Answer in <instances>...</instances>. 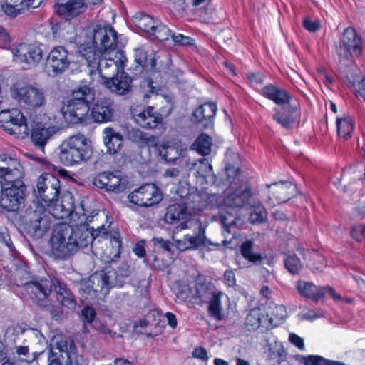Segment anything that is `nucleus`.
I'll return each instance as SVG.
<instances>
[{
  "mask_svg": "<svg viewBox=\"0 0 365 365\" xmlns=\"http://www.w3.org/2000/svg\"><path fill=\"white\" fill-rule=\"evenodd\" d=\"M83 36L78 55L86 62L93 81L102 78L103 81L124 70L127 58L122 51H116L117 32L110 26L93 25L88 27Z\"/></svg>",
  "mask_w": 365,
  "mask_h": 365,
  "instance_id": "nucleus-1",
  "label": "nucleus"
},
{
  "mask_svg": "<svg viewBox=\"0 0 365 365\" xmlns=\"http://www.w3.org/2000/svg\"><path fill=\"white\" fill-rule=\"evenodd\" d=\"M108 228L104 225L91 230L87 225H80L74 227L66 222L56 225L52 232L50 245L52 255L58 259H66L78 249L86 247L101 232L108 234Z\"/></svg>",
  "mask_w": 365,
  "mask_h": 365,
  "instance_id": "nucleus-2",
  "label": "nucleus"
},
{
  "mask_svg": "<svg viewBox=\"0 0 365 365\" xmlns=\"http://www.w3.org/2000/svg\"><path fill=\"white\" fill-rule=\"evenodd\" d=\"M36 207L29 213V222L26 227L27 232L35 237H41L49 229L53 217L65 220L69 225L74 227L80 225H87L92 221L91 218L98 214L92 211V215L86 214L91 207Z\"/></svg>",
  "mask_w": 365,
  "mask_h": 365,
  "instance_id": "nucleus-3",
  "label": "nucleus"
},
{
  "mask_svg": "<svg viewBox=\"0 0 365 365\" xmlns=\"http://www.w3.org/2000/svg\"><path fill=\"white\" fill-rule=\"evenodd\" d=\"M164 218L170 224L180 222L177 229L192 230V234L187 233L182 239L173 237L174 245L178 250H195L205 243V228L197 214L193 212V207H168Z\"/></svg>",
  "mask_w": 365,
  "mask_h": 365,
  "instance_id": "nucleus-4",
  "label": "nucleus"
},
{
  "mask_svg": "<svg viewBox=\"0 0 365 365\" xmlns=\"http://www.w3.org/2000/svg\"><path fill=\"white\" fill-rule=\"evenodd\" d=\"M59 159L65 166L86 163L91 157L92 147L87 138L77 134L66 138L59 146Z\"/></svg>",
  "mask_w": 365,
  "mask_h": 365,
  "instance_id": "nucleus-5",
  "label": "nucleus"
},
{
  "mask_svg": "<svg viewBox=\"0 0 365 365\" xmlns=\"http://www.w3.org/2000/svg\"><path fill=\"white\" fill-rule=\"evenodd\" d=\"M106 223L103 225L108 228V234L102 232L98 235L94 236L91 243L93 254L106 263H109L120 257L121 241L118 232L112 234L110 231V226L112 221L109 220L108 215H106Z\"/></svg>",
  "mask_w": 365,
  "mask_h": 365,
  "instance_id": "nucleus-6",
  "label": "nucleus"
},
{
  "mask_svg": "<svg viewBox=\"0 0 365 365\" xmlns=\"http://www.w3.org/2000/svg\"><path fill=\"white\" fill-rule=\"evenodd\" d=\"M48 365H81L82 356L78 355L74 346H68L66 338L57 334L51 339L48 356Z\"/></svg>",
  "mask_w": 365,
  "mask_h": 365,
  "instance_id": "nucleus-7",
  "label": "nucleus"
},
{
  "mask_svg": "<svg viewBox=\"0 0 365 365\" xmlns=\"http://www.w3.org/2000/svg\"><path fill=\"white\" fill-rule=\"evenodd\" d=\"M110 277L106 272H96L80 282L79 292L86 299H102L108 292L111 284Z\"/></svg>",
  "mask_w": 365,
  "mask_h": 365,
  "instance_id": "nucleus-8",
  "label": "nucleus"
},
{
  "mask_svg": "<svg viewBox=\"0 0 365 365\" xmlns=\"http://www.w3.org/2000/svg\"><path fill=\"white\" fill-rule=\"evenodd\" d=\"M10 92L14 99L27 108H38L46 103L42 90L31 85L16 83L11 87Z\"/></svg>",
  "mask_w": 365,
  "mask_h": 365,
  "instance_id": "nucleus-9",
  "label": "nucleus"
},
{
  "mask_svg": "<svg viewBox=\"0 0 365 365\" xmlns=\"http://www.w3.org/2000/svg\"><path fill=\"white\" fill-rule=\"evenodd\" d=\"M0 127L18 138H24L29 131L26 118L16 108L0 112Z\"/></svg>",
  "mask_w": 365,
  "mask_h": 365,
  "instance_id": "nucleus-10",
  "label": "nucleus"
},
{
  "mask_svg": "<svg viewBox=\"0 0 365 365\" xmlns=\"http://www.w3.org/2000/svg\"><path fill=\"white\" fill-rule=\"evenodd\" d=\"M128 198L135 205H156L163 199L160 188L153 183H145L130 192Z\"/></svg>",
  "mask_w": 365,
  "mask_h": 365,
  "instance_id": "nucleus-11",
  "label": "nucleus"
},
{
  "mask_svg": "<svg viewBox=\"0 0 365 365\" xmlns=\"http://www.w3.org/2000/svg\"><path fill=\"white\" fill-rule=\"evenodd\" d=\"M266 187L268 190L267 203L274 205L286 203L297 192V185L287 180L266 184Z\"/></svg>",
  "mask_w": 365,
  "mask_h": 365,
  "instance_id": "nucleus-12",
  "label": "nucleus"
},
{
  "mask_svg": "<svg viewBox=\"0 0 365 365\" xmlns=\"http://www.w3.org/2000/svg\"><path fill=\"white\" fill-rule=\"evenodd\" d=\"M36 188L42 202L48 205L56 202L59 195L60 180L51 174H42L37 180Z\"/></svg>",
  "mask_w": 365,
  "mask_h": 365,
  "instance_id": "nucleus-13",
  "label": "nucleus"
},
{
  "mask_svg": "<svg viewBox=\"0 0 365 365\" xmlns=\"http://www.w3.org/2000/svg\"><path fill=\"white\" fill-rule=\"evenodd\" d=\"M24 176V169L19 160L12 155L0 154V179L5 182H16Z\"/></svg>",
  "mask_w": 365,
  "mask_h": 365,
  "instance_id": "nucleus-14",
  "label": "nucleus"
},
{
  "mask_svg": "<svg viewBox=\"0 0 365 365\" xmlns=\"http://www.w3.org/2000/svg\"><path fill=\"white\" fill-rule=\"evenodd\" d=\"M72 63H74L73 54L63 46L53 47L47 57V66L56 75L62 73Z\"/></svg>",
  "mask_w": 365,
  "mask_h": 365,
  "instance_id": "nucleus-15",
  "label": "nucleus"
},
{
  "mask_svg": "<svg viewBox=\"0 0 365 365\" xmlns=\"http://www.w3.org/2000/svg\"><path fill=\"white\" fill-rule=\"evenodd\" d=\"M361 38L356 31L353 28H347L342 34L338 54L344 58L353 55L358 56L361 53Z\"/></svg>",
  "mask_w": 365,
  "mask_h": 365,
  "instance_id": "nucleus-16",
  "label": "nucleus"
},
{
  "mask_svg": "<svg viewBox=\"0 0 365 365\" xmlns=\"http://www.w3.org/2000/svg\"><path fill=\"white\" fill-rule=\"evenodd\" d=\"M58 131L59 128L56 125L34 120L31 130V139L36 147L43 149L48 140Z\"/></svg>",
  "mask_w": 365,
  "mask_h": 365,
  "instance_id": "nucleus-17",
  "label": "nucleus"
},
{
  "mask_svg": "<svg viewBox=\"0 0 365 365\" xmlns=\"http://www.w3.org/2000/svg\"><path fill=\"white\" fill-rule=\"evenodd\" d=\"M15 61L36 66L43 58L41 48L36 44L20 43L14 51Z\"/></svg>",
  "mask_w": 365,
  "mask_h": 365,
  "instance_id": "nucleus-18",
  "label": "nucleus"
},
{
  "mask_svg": "<svg viewBox=\"0 0 365 365\" xmlns=\"http://www.w3.org/2000/svg\"><path fill=\"white\" fill-rule=\"evenodd\" d=\"M89 111V106L84 101H66L61 108V113L65 121L77 124L83 122Z\"/></svg>",
  "mask_w": 365,
  "mask_h": 365,
  "instance_id": "nucleus-19",
  "label": "nucleus"
},
{
  "mask_svg": "<svg viewBox=\"0 0 365 365\" xmlns=\"http://www.w3.org/2000/svg\"><path fill=\"white\" fill-rule=\"evenodd\" d=\"M135 122L143 128H154L162 121L161 115L153 111V107L136 106L131 108Z\"/></svg>",
  "mask_w": 365,
  "mask_h": 365,
  "instance_id": "nucleus-20",
  "label": "nucleus"
},
{
  "mask_svg": "<svg viewBox=\"0 0 365 365\" xmlns=\"http://www.w3.org/2000/svg\"><path fill=\"white\" fill-rule=\"evenodd\" d=\"M54 287V279H40L26 282V289L31 292L33 299L39 306H46V299Z\"/></svg>",
  "mask_w": 365,
  "mask_h": 365,
  "instance_id": "nucleus-21",
  "label": "nucleus"
},
{
  "mask_svg": "<svg viewBox=\"0 0 365 365\" xmlns=\"http://www.w3.org/2000/svg\"><path fill=\"white\" fill-rule=\"evenodd\" d=\"M94 24H90L86 26L85 28L82 29V31L79 33L78 35L76 34V30L70 22L65 21L63 24H57L56 27H53V33L61 37L65 41L72 44H78V48L77 50V53H78V50L81 47V45L83 43H86V38L83 36V32L89 26H93ZM88 46L92 45V41L86 43Z\"/></svg>",
  "mask_w": 365,
  "mask_h": 365,
  "instance_id": "nucleus-22",
  "label": "nucleus"
},
{
  "mask_svg": "<svg viewBox=\"0 0 365 365\" xmlns=\"http://www.w3.org/2000/svg\"><path fill=\"white\" fill-rule=\"evenodd\" d=\"M19 182H9L8 184L11 183V187L1 189V205L6 202L11 203V205H19L25 202L26 189L21 179L19 180Z\"/></svg>",
  "mask_w": 365,
  "mask_h": 365,
  "instance_id": "nucleus-23",
  "label": "nucleus"
},
{
  "mask_svg": "<svg viewBox=\"0 0 365 365\" xmlns=\"http://www.w3.org/2000/svg\"><path fill=\"white\" fill-rule=\"evenodd\" d=\"M103 84L115 94L125 95L131 91L132 78L123 70L120 73H118L110 78L105 80Z\"/></svg>",
  "mask_w": 365,
  "mask_h": 365,
  "instance_id": "nucleus-24",
  "label": "nucleus"
},
{
  "mask_svg": "<svg viewBox=\"0 0 365 365\" xmlns=\"http://www.w3.org/2000/svg\"><path fill=\"white\" fill-rule=\"evenodd\" d=\"M226 166L225 168L227 175V180L230 183L228 189L234 188V187L240 185L239 178V163L240 155L237 153L227 151L226 153Z\"/></svg>",
  "mask_w": 365,
  "mask_h": 365,
  "instance_id": "nucleus-25",
  "label": "nucleus"
},
{
  "mask_svg": "<svg viewBox=\"0 0 365 365\" xmlns=\"http://www.w3.org/2000/svg\"><path fill=\"white\" fill-rule=\"evenodd\" d=\"M225 205H244L247 203L252 193L250 187L243 189L240 185L225 191Z\"/></svg>",
  "mask_w": 365,
  "mask_h": 365,
  "instance_id": "nucleus-26",
  "label": "nucleus"
},
{
  "mask_svg": "<svg viewBox=\"0 0 365 365\" xmlns=\"http://www.w3.org/2000/svg\"><path fill=\"white\" fill-rule=\"evenodd\" d=\"M283 111L275 108L273 119L285 128H289L299 118L298 108L296 104L291 102L289 104L282 105Z\"/></svg>",
  "mask_w": 365,
  "mask_h": 365,
  "instance_id": "nucleus-27",
  "label": "nucleus"
},
{
  "mask_svg": "<svg viewBox=\"0 0 365 365\" xmlns=\"http://www.w3.org/2000/svg\"><path fill=\"white\" fill-rule=\"evenodd\" d=\"M217 106L212 103H206L199 106L192 115V120L195 123H202L205 128H211L212 120L217 112Z\"/></svg>",
  "mask_w": 365,
  "mask_h": 365,
  "instance_id": "nucleus-28",
  "label": "nucleus"
},
{
  "mask_svg": "<svg viewBox=\"0 0 365 365\" xmlns=\"http://www.w3.org/2000/svg\"><path fill=\"white\" fill-rule=\"evenodd\" d=\"M91 116L96 123H107L113 120L114 109L112 103L106 99L98 101L91 110Z\"/></svg>",
  "mask_w": 365,
  "mask_h": 365,
  "instance_id": "nucleus-29",
  "label": "nucleus"
},
{
  "mask_svg": "<svg viewBox=\"0 0 365 365\" xmlns=\"http://www.w3.org/2000/svg\"><path fill=\"white\" fill-rule=\"evenodd\" d=\"M93 184L98 188H104L107 191L120 192L124 190L121 179L111 173H102L94 178Z\"/></svg>",
  "mask_w": 365,
  "mask_h": 365,
  "instance_id": "nucleus-30",
  "label": "nucleus"
},
{
  "mask_svg": "<svg viewBox=\"0 0 365 365\" xmlns=\"http://www.w3.org/2000/svg\"><path fill=\"white\" fill-rule=\"evenodd\" d=\"M84 3L82 0H59L55 4V10L59 15L67 18L74 17L83 11Z\"/></svg>",
  "mask_w": 365,
  "mask_h": 365,
  "instance_id": "nucleus-31",
  "label": "nucleus"
},
{
  "mask_svg": "<svg viewBox=\"0 0 365 365\" xmlns=\"http://www.w3.org/2000/svg\"><path fill=\"white\" fill-rule=\"evenodd\" d=\"M268 314L264 309L254 308L250 310L245 320V325L249 330H256L260 326L268 328Z\"/></svg>",
  "mask_w": 365,
  "mask_h": 365,
  "instance_id": "nucleus-32",
  "label": "nucleus"
},
{
  "mask_svg": "<svg viewBox=\"0 0 365 365\" xmlns=\"http://www.w3.org/2000/svg\"><path fill=\"white\" fill-rule=\"evenodd\" d=\"M262 93L264 97L279 106L289 104L292 100L287 91L272 84L264 86Z\"/></svg>",
  "mask_w": 365,
  "mask_h": 365,
  "instance_id": "nucleus-33",
  "label": "nucleus"
},
{
  "mask_svg": "<svg viewBox=\"0 0 365 365\" xmlns=\"http://www.w3.org/2000/svg\"><path fill=\"white\" fill-rule=\"evenodd\" d=\"M53 289L56 294V299L62 306L68 309L76 307V303L72 294L66 288V286L58 279H54Z\"/></svg>",
  "mask_w": 365,
  "mask_h": 365,
  "instance_id": "nucleus-34",
  "label": "nucleus"
},
{
  "mask_svg": "<svg viewBox=\"0 0 365 365\" xmlns=\"http://www.w3.org/2000/svg\"><path fill=\"white\" fill-rule=\"evenodd\" d=\"M354 172H351V169L346 170L341 178L334 182L335 187L343 192L348 193L352 192L355 188L361 178L360 175L353 176Z\"/></svg>",
  "mask_w": 365,
  "mask_h": 365,
  "instance_id": "nucleus-35",
  "label": "nucleus"
},
{
  "mask_svg": "<svg viewBox=\"0 0 365 365\" xmlns=\"http://www.w3.org/2000/svg\"><path fill=\"white\" fill-rule=\"evenodd\" d=\"M103 134L107 151L110 154L117 153L123 145V138L122 135L110 128H105Z\"/></svg>",
  "mask_w": 365,
  "mask_h": 365,
  "instance_id": "nucleus-36",
  "label": "nucleus"
},
{
  "mask_svg": "<svg viewBox=\"0 0 365 365\" xmlns=\"http://www.w3.org/2000/svg\"><path fill=\"white\" fill-rule=\"evenodd\" d=\"M173 163L178 165V168L182 173V177L186 178L189 176L191 170L196 168L197 161L195 160H191L187 151L182 150L179 155L173 158Z\"/></svg>",
  "mask_w": 365,
  "mask_h": 365,
  "instance_id": "nucleus-37",
  "label": "nucleus"
},
{
  "mask_svg": "<svg viewBox=\"0 0 365 365\" xmlns=\"http://www.w3.org/2000/svg\"><path fill=\"white\" fill-rule=\"evenodd\" d=\"M297 289L302 296L310 298L313 301L317 302L324 297L322 287H317L311 282H299Z\"/></svg>",
  "mask_w": 365,
  "mask_h": 365,
  "instance_id": "nucleus-38",
  "label": "nucleus"
},
{
  "mask_svg": "<svg viewBox=\"0 0 365 365\" xmlns=\"http://www.w3.org/2000/svg\"><path fill=\"white\" fill-rule=\"evenodd\" d=\"M268 327L277 326L281 324L287 317V312L283 305L270 304L268 308Z\"/></svg>",
  "mask_w": 365,
  "mask_h": 365,
  "instance_id": "nucleus-39",
  "label": "nucleus"
},
{
  "mask_svg": "<svg viewBox=\"0 0 365 365\" xmlns=\"http://www.w3.org/2000/svg\"><path fill=\"white\" fill-rule=\"evenodd\" d=\"M134 58L135 62L143 68H155L157 59L154 53H152L148 55L144 48H137L134 51Z\"/></svg>",
  "mask_w": 365,
  "mask_h": 365,
  "instance_id": "nucleus-40",
  "label": "nucleus"
},
{
  "mask_svg": "<svg viewBox=\"0 0 365 365\" xmlns=\"http://www.w3.org/2000/svg\"><path fill=\"white\" fill-rule=\"evenodd\" d=\"M133 21L139 29L150 34V31H153L158 21H155L148 14L138 13L133 17Z\"/></svg>",
  "mask_w": 365,
  "mask_h": 365,
  "instance_id": "nucleus-41",
  "label": "nucleus"
},
{
  "mask_svg": "<svg viewBox=\"0 0 365 365\" xmlns=\"http://www.w3.org/2000/svg\"><path fill=\"white\" fill-rule=\"evenodd\" d=\"M299 255H303L305 260H308L307 266L317 271H322L325 267V259L323 255L316 251L307 252L304 254L302 251H299Z\"/></svg>",
  "mask_w": 365,
  "mask_h": 365,
  "instance_id": "nucleus-42",
  "label": "nucleus"
},
{
  "mask_svg": "<svg viewBox=\"0 0 365 365\" xmlns=\"http://www.w3.org/2000/svg\"><path fill=\"white\" fill-rule=\"evenodd\" d=\"M337 133L340 138L347 140L354 130V122L349 116L336 119Z\"/></svg>",
  "mask_w": 365,
  "mask_h": 365,
  "instance_id": "nucleus-43",
  "label": "nucleus"
},
{
  "mask_svg": "<svg viewBox=\"0 0 365 365\" xmlns=\"http://www.w3.org/2000/svg\"><path fill=\"white\" fill-rule=\"evenodd\" d=\"M211 145L212 138L206 134H201L192 145V148L202 155H207L210 153Z\"/></svg>",
  "mask_w": 365,
  "mask_h": 365,
  "instance_id": "nucleus-44",
  "label": "nucleus"
},
{
  "mask_svg": "<svg viewBox=\"0 0 365 365\" xmlns=\"http://www.w3.org/2000/svg\"><path fill=\"white\" fill-rule=\"evenodd\" d=\"M301 359L304 365H346L343 362L329 360L319 355L302 356Z\"/></svg>",
  "mask_w": 365,
  "mask_h": 365,
  "instance_id": "nucleus-45",
  "label": "nucleus"
},
{
  "mask_svg": "<svg viewBox=\"0 0 365 365\" xmlns=\"http://www.w3.org/2000/svg\"><path fill=\"white\" fill-rule=\"evenodd\" d=\"M93 99V93L91 88L86 86L80 87L78 90L73 92L71 98L68 100L69 102L84 101L88 105V103Z\"/></svg>",
  "mask_w": 365,
  "mask_h": 365,
  "instance_id": "nucleus-46",
  "label": "nucleus"
},
{
  "mask_svg": "<svg viewBox=\"0 0 365 365\" xmlns=\"http://www.w3.org/2000/svg\"><path fill=\"white\" fill-rule=\"evenodd\" d=\"M252 242L250 240L242 243L241 245V253L245 259L257 264L262 261V257L259 253H256L252 251Z\"/></svg>",
  "mask_w": 365,
  "mask_h": 365,
  "instance_id": "nucleus-47",
  "label": "nucleus"
},
{
  "mask_svg": "<svg viewBox=\"0 0 365 365\" xmlns=\"http://www.w3.org/2000/svg\"><path fill=\"white\" fill-rule=\"evenodd\" d=\"M223 296V294L221 292H215L214 295L210 298L208 301L209 304V312L210 315L215 317L217 319H221L222 314H221V297Z\"/></svg>",
  "mask_w": 365,
  "mask_h": 365,
  "instance_id": "nucleus-48",
  "label": "nucleus"
},
{
  "mask_svg": "<svg viewBox=\"0 0 365 365\" xmlns=\"http://www.w3.org/2000/svg\"><path fill=\"white\" fill-rule=\"evenodd\" d=\"M150 35L153 36L156 39L164 41L168 40L172 36L171 31L165 24L156 22L153 31H151Z\"/></svg>",
  "mask_w": 365,
  "mask_h": 365,
  "instance_id": "nucleus-49",
  "label": "nucleus"
},
{
  "mask_svg": "<svg viewBox=\"0 0 365 365\" xmlns=\"http://www.w3.org/2000/svg\"><path fill=\"white\" fill-rule=\"evenodd\" d=\"M195 160L197 161L195 169L199 176L205 178L212 173V167L207 158H201Z\"/></svg>",
  "mask_w": 365,
  "mask_h": 365,
  "instance_id": "nucleus-50",
  "label": "nucleus"
},
{
  "mask_svg": "<svg viewBox=\"0 0 365 365\" xmlns=\"http://www.w3.org/2000/svg\"><path fill=\"white\" fill-rule=\"evenodd\" d=\"M286 268L292 274L298 273L302 268V264L299 257L296 254L289 255L284 259Z\"/></svg>",
  "mask_w": 365,
  "mask_h": 365,
  "instance_id": "nucleus-51",
  "label": "nucleus"
},
{
  "mask_svg": "<svg viewBox=\"0 0 365 365\" xmlns=\"http://www.w3.org/2000/svg\"><path fill=\"white\" fill-rule=\"evenodd\" d=\"M1 10L4 14L11 18H16L26 12L23 9L16 6L14 4H12L8 1H6L4 4H1Z\"/></svg>",
  "mask_w": 365,
  "mask_h": 365,
  "instance_id": "nucleus-52",
  "label": "nucleus"
},
{
  "mask_svg": "<svg viewBox=\"0 0 365 365\" xmlns=\"http://www.w3.org/2000/svg\"><path fill=\"white\" fill-rule=\"evenodd\" d=\"M215 293L205 284H200L196 286V297L203 302H208Z\"/></svg>",
  "mask_w": 365,
  "mask_h": 365,
  "instance_id": "nucleus-53",
  "label": "nucleus"
},
{
  "mask_svg": "<svg viewBox=\"0 0 365 365\" xmlns=\"http://www.w3.org/2000/svg\"><path fill=\"white\" fill-rule=\"evenodd\" d=\"M255 209L250 215V220L252 223H261L267 218V211L264 207H254Z\"/></svg>",
  "mask_w": 365,
  "mask_h": 365,
  "instance_id": "nucleus-54",
  "label": "nucleus"
},
{
  "mask_svg": "<svg viewBox=\"0 0 365 365\" xmlns=\"http://www.w3.org/2000/svg\"><path fill=\"white\" fill-rule=\"evenodd\" d=\"M130 135L134 141L143 143L147 145L155 141V137L153 135L148 136L146 133L138 129L132 130Z\"/></svg>",
  "mask_w": 365,
  "mask_h": 365,
  "instance_id": "nucleus-55",
  "label": "nucleus"
},
{
  "mask_svg": "<svg viewBox=\"0 0 365 365\" xmlns=\"http://www.w3.org/2000/svg\"><path fill=\"white\" fill-rule=\"evenodd\" d=\"M16 353L21 361H26L27 363L31 362L34 360L35 357L29 355V349L28 346H21L16 348Z\"/></svg>",
  "mask_w": 365,
  "mask_h": 365,
  "instance_id": "nucleus-56",
  "label": "nucleus"
},
{
  "mask_svg": "<svg viewBox=\"0 0 365 365\" xmlns=\"http://www.w3.org/2000/svg\"><path fill=\"white\" fill-rule=\"evenodd\" d=\"M171 38H172L173 41L178 45H181V46H192V45H194V40L192 38H190L189 36H185L180 34H172Z\"/></svg>",
  "mask_w": 365,
  "mask_h": 365,
  "instance_id": "nucleus-57",
  "label": "nucleus"
},
{
  "mask_svg": "<svg viewBox=\"0 0 365 365\" xmlns=\"http://www.w3.org/2000/svg\"><path fill=\"white\" fill-rule=\"evenodd\" d=\"M324 316L323 311L320 309L309 310L300 314V319L303 320L313 321Z\"/></svg>",
  "mask_w": 365,
  "mask_h": 365,
  "instance_id": "nucleus-58",
  "label": "nucleus"
},
{
  "mask_svg": "<svg viewBox=\"0 0 365 365\" xmlns=\"http://www.w3.org/2000/svg\"><path fill=\"white\" fill-rule=\"evenodd\" d=\"M289 341L299 349L300 351H305V344L304 339L294 333L289 334Z\"/></svg>",
  "mask_w": 365,
  "mask_h": 365,
  "instance_id": "nucleus-59",
  "label": "nucleus"
},
{
  "mask_svg": "<svg viewBox=\"0 0 365 365\" xmlns=\"http://www.w3.org/2000/svg\"><path fill=\"white\" fill-rule=\"evenodd\" d=\"M322 289H324V297L325 296L326 294H327L335 302L345 301L348 303L351 302V299H343L333 288L330 287H322Z\"/></svg>",
  "mask_w": 365,
  "mask_h": 365,
  "instance_id": "nucleus-60",
  "label": "nucleus"
},
{
  "mask_svg": "<svg viewBox=\"0 0 365 365\" xmlns=\"http://www.w3.org/2000/svg\"><path fill=\"white\" fill-rule=\"evenodd\" d=\"M304 28L311 32H315L320 28V21L317 19L306 18L303 21Z\"/></svg>",
  "mask_w": 365,
  "mask_h": 365,
  "instance_id": "nucleus-61",
  "label": "nucleus"
},
{
  "mask_svg": "<svg viewBox=\"0 0 365 365\" xmlns=\"http://www.w3.org/2000/svg\"><path fill=\"white\" fill-rule=\"evenodd\" d=\"M351 235L357 241L362 240L365 237V225H357L353 227L351 230Z\"/></svg>",
  "mask_w": 365,
  "mask_h": 365,
  "instance_id": "nucleus-62",
  "label": "nucleus"
},
{
  "mask_svg": "<svg viewBox=\"0 0 365 365\" xmlns=\"http://www.w3.org/2000/svg\"><path fill=\"white\" fill-rule=\"evenodd\" d=\"M81 313L86 322L91 324L94 322L96 312L93 308L86 306L82 309Z\"/></svg>",
  "mask_w": 365,
  "mask_h": 365,
  "instance_id": "nucleus-63",
  "label": "nucleus"
},
{
  "mask_svg": "<svg viewBox=\"0 0 365 365\" xmlns=\"http://www.w3.org/2000/svg\"><path fill=\"white\" fill-rule=\"evenodd\" d=\"M224 280L226 284L230 287H234L237 284L235 274L231 270H228L225 272Z\"/></svg>",
  "mask_w": 365,
  "mask_h": 365,
  "instance_id": "nucleus-64",
  "label": "nucleus"
}]
</instances>
